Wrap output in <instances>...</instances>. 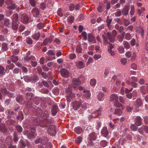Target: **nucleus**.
Masks as SVG:
<instances>
[{
    "label": "nucleus",
    "instance_id": "obj_8",
    "mask_svg": "<svg viewBox=\"0 0 148 148\" xmlns=\"http://www.w3.org/2000/svg\"><path fill=\"white\" fill-rule=\"evenodd\" d=\"M96 138L97 135L95 132H92L90 134L88 137V139L90 141V143L92 145L94 144H93L92 140H95Z\"/></svg>",
    "mask_w": 148,
    "mask_h": 148
},
{
    "label": "nucleus",
    "instance_id": "obj_28",
    "mask_svg": "<svg viewBox=\"0 0 148 148\" xmlns=\"http://www.w3.org/2000/svg\"><path fill=\"white\" fill-rule=\"evenodd\" d=\"M83 92L85 93L84 96L85 99H87L90 97L91 94L90 91L84 90L83 91Z\"/></svg>",
    "mask_w": 148,
    "mask_h": 148
},
{
    "label": "nucleus",
    "instance_id": "obj_18",
    "mask_svg": "<svg viewBox=\"0 0 148 148\" xmlns=\"http://www.w3.org/2000/svg\"><path fill=\"white\" fill-rule=\"evenodd\" d=\"M58 110L57 105L54 104L52 106V109L51 112V114L52 115H55Z\"/></svg>",
    "mask_w": 148,
    "mask_h": 148
},
{
    "label": "nucleus",
    "instance_id": "obj_11",
    "mask_svg": "<svg viewBox=\"0 0 148 148\" xmlns=\"http://www.w3.org/2000/svg\"><path fill=\"white\" fill-rule=\"evenodd\" d=\"M21 16V22L24 23H27L29 21V18L27 15L24 13L20 15Z\"/></svg>",
    "mask_w": 148,
    "mask_h": 148
},
{
    "label": "nucleus",
    "instance_id": "obj_38",
    "mask_svg": "<svg viewBox=\"0 0 148 148\" xmlns=\"http://www.w3.org/2000/svg\"><path fill=\"white\" fill-rule=\"evenodd\" d=\"M104 94L102 92L99 93L98 95V99L99 101L103 100Z\"/></svg>",
    "mask_w": 148,
    "mask_h": 148
},
{
    "label": "nucleus",
    "instance_id": "obj_45",
    "mask_svg": "<svg viewBox=\"0 0 148 148\" xmlns=\"http://www.w3.org/2000/svg\"><path fill=\"white\" fill-rule=\"evenodd\" d=\"M18 58L17 56H15L12 55V61L13 62H15L18 60Z\"/></svg>",
    "mask_w": 148,
    "mask_h": 148
},
{
    "label": "nucleus",
    "instance_id": "obj_35",
    "mask_svg": "<svg viewBox=\"0 0 148 148\" xmlns=\"http://www.w3.org/2000/svg\"><path fill=\"white\" fill-rule=\"evenodd\" d=\"M23 99V98L22 95H18L16 98V101L19 103L21 102L22 101Z\"/></svg>",
    "mask_w": 148,
    "mask_h": 148
},
{
    "label": "nucleus",
    "instance_id": "obj_17",
    "mask_svg": "<svg viewBox=\"0 0 148 148\" xmlns=\"http://www.w3.org/2000/svg\"><path fill=\"white\" fill-rule=\"evenodd\" d=\"M101 135L105 137H107L109 134L107 128L106 127H103L101 130Z\"/></svg>",
    "mask_w": 148,
    "mask_h": 148
},
{
    "label": "nucleus",
    "instance_id": "obj_31",
    "mask_svg": "<svg viewBox=\"0 0 148 148\" xmlns=\"http://www.w3.org/2000/svg\"><path fill=\"white\" fill-rule=\"evenodd\" d=\"M118 99L117 96L115 94L112 95L110 97V101H117Z\"/></svg>",
    "mask_w": 148,
    "mask_h": 148
},
{
    "label": "nucleus",
    "instance_id": "obj_6",
    "mask_svg": "<svg viewBox=\"0 0 148 148\" xmlns=\"http://www.w3.org/2000/svg\"><path fill=\"white\" fill-rule=\"evenodd\" d=\"M72 81L73 88L75 89L81 84L80 80L78 78H73L72 79Z\"/></svg>",
    "mask_w": 148,
    "mask_h": 148
},
{
    "label": "nucleus",
    "instance_id": "obj_32",
    "mask_svg": "<svg viewBox=\"0 0 148 148\" xmlns=\"http://www.w3.org/2000/svg\"><path fill=\"white\" fill-rule=\"evenodd\" d=\"M16 130L18 133H21L23 130L22 127L19 125H17L15 127Z\"/></svg>",
    "mask_w": 148,
    "mask_h": 148
},
{
    "label": "nucleus",
    "instance_id": "obj_54",
    "mask_svg": "<svg viewBox=\"0 0 148 148\" xmlns=\"http://www.w3.org/2000/svg\"><path fill=\"white\" fill-rule=\"evenodd\" d=\"M131 129L133 131H136L137 130V127L136 125L133 124L131 125L130 126Z\"/></svg>",
    "mask_w": 148,
    "mask_h": 148
},
{
    "label": "nucleus",
    "instance_id": "obj_51",
    "mask_svg": "<svg viewBox=\"0 0 148 148\" xmlns=\"http://www.w3.org/2000/svg\"><path fill=\"white\" fill-rule=\"evenodd\" d=\"M40 101V100L39 98L36 97H35L34 98V103L37 105H38Z\"/></svg>",
    "mask_w": 148,
    "mask_h": 148
},
{
    "label": "nucleus",
    "instance_id": "obj_42",
    "mask_svg": "<svg viewBox=\"0 0 148 148\" xmlns=\"http://www.w3.org/2000/svg\"><path fill=\"white\" fill-rule=\"evenodd\" d=\"M20 72V73H21V71H20L19 69L17 67H16L14 69L13 71V73L16 74H18Z\"/></svg>",
    "mask_w": 148,
    "mask_h": 148
},
{
    "label": "nucleus",
    "instance_id": "obj_46",
    "mask_svg": "<svg viewBox=\"0 0 148 148\" xmlns=\"http://www.w3.org/2000/svg\"><path fill=\"white\" fill-rule=\"evenodd\" d=\"M4 25L6 26H9V25L10 24V20L7 18H5L4 20Z\"/></svg>",
    "mask_w": 148,
    "mask_h": 148
},
{
    "label": "nucleus",
    "instance_id": "obj_29",
    "mask_svg": "<svg viewBox=\"0 0 148 148\" xmlns=\"http://www.w3.org/2000/svg\"><path fill=\"white\" fill-rule=\"evenodd\" d=\"M143 104L142 101L141 99H138L136 101V106L137 108H139L140 106Z\"/></svg>",
    "mask_w": 148,
    "mask_h": 148
},
{
    "label": "nucleus",
    "instance_id": "obj_34",
    "mask_svg": "<svg viewBox=\"0 0 148 148\" xmlns=\"http://www.w3.org/2000/svg\"><path fill=\"white\" fill-rule=\"evenodd\" d=\"M17 6V5H16L15 3H13L10 6L7 7V8L9 9L13 10L15 9V8Z\"/></svg>",
    "mask_w": 148,
    "mask_h": 148
},
{
    "label": "nucleus",
    "instance_id": "obj_19",
    "mask_svg": "<svg viewBox=\"0 0 148 148\" xmlns=\"http://www.w3.org/2000/svg\"><path fill=\"white\" fill-rule=\"evenodd\" d=\"M142 120L140 116H137L135 120V124L137 126L141 125L142 124Z\"/></svg>",
    "mask_w": 148,
    "mask_h": 148
},
{
    "label": "nucleus",
    "instance_id": "obj_5",
    "mask_svg": "<svg viewBox=\"0 0 148 148\" xmlns=\"http://www.w3.org/2000/svg\"><path fill=\"white\" fill-rule=\"evenodd\" d=\"M9 93V91L6 88H1L0 90V100L2 99L3 96L7 95Z\"/></svg>",
    "mask_w": 148,
    "mask_h": 148
},
{
    "label": "nucleus",
    "instance_id": "obj_24",
    "mask_svg": "<svg viewBox=\"0 0 148 148\" xmlns=\"http://www.w3.org/2000/svg\"><path fill=\"white\" fill-rule=\"evenodd\" d=\"M18 15L17 14H14L12 17V23H18Z\"/></svg>",
    "mask_w": 148,
    "mask_h": 148
},
{
    "label": "nucleus",
    "instance_id": "obj_15",
    "mask_svg": "<svg viewBox=\"0 0 148 148\" xmlns=\"http://www.w3.org/2000/svg\"><path fill=\"white\" fill-rule=\"evenodd\" d=\"M129 9V6L128 5L125 6L124 8L122 9V14L125 16H127L128 14Z\"/></svg>",
    "mask_w": 148,
    "mask_h": 148
},
{
    "label": "nucleus",
    "instance_id": "obj_1",
    "mask_svg": "<svg viewBox=\"0 0 148 148\" xmlns=\"http://www.w3.org/2000/svg\"><path fill=\"white\" fill-rule=\"evenodd\" d=\"M36 132L35 129L34 127H29V130H25L24 131V134L26 136L27 138L30 139L32 140L34 138L36 134H35Z\"/></svg>",
    "mask_w": 148,
    "mask_h": 148
},
{
    "label": "nucleus",
    "instance_id": "obj_53",
    "mask_svg": "<svg viewBox=\"0 0 148 148\" xmlns=\"http://www.w3.org/2000/svg\"><path fill=\"white\" fill-rule=\"evenodd\" d=\"M82 138L80 136H78L75 140L76 143L79 144L82 141Z\"/></svg>",
    "mask_w": 148,
    "mask_h": 148
},
{
    "label": "nucleus",
    "instance_id": "obj_23",
    "mask_svg": "<svg viewBox=\"0 0 148 148\" xmlns=\"http://www.w3.org/2000/svg\"><path fill=\"white\" fill-rule=\"evenodd\" d=\"M86 104L84 103V104H82V106L80 110H79V112L80 114H82L84 113L86 109Z\"/></svg>",
    "mask_w": 148,
    "mask_h": 148
},
{
    "label": "nucleus",
    "instance_id": "obj_63",
    "mask_svg": "<svg viewBox=\"0 0 148 148\" xmlns=\"http://www.w3.org/2000/svg\"><path fill=\"white\" fill-rule=\"evenodd\" d=\"M122 12L121 11H117L115 13V16L117 17H119L121 15Z\"/></svg>",
    "mask_w": 148,
    "mask_h": 148
},
{
    "label": "nucleus",
    "instance_id": "obj_30",
    "mask_svg": "<svg viewBox=\"0 0 148 148\" xmlns=\"http://www.w3.org/2000/svg\"><path fill=\"white\" fill-rule=\"evenodd\" d=\"M114 105L117 108H120L121 107L122 109H124V107L122 104L120 103L118 101H115L114 102Z\"/></svg>",
    "mask_w": 148,
    "mask_h": 148
},
{
    "label": "nucleus",
    "instance_id": "obj_36",
    "mask_svg": "<svg viewBox=\"0 0 148 148\" xmlns=\"http://www.w3.org/2000/svg\"><path fill=\"white\" fill-rule=\"evenodd\" d=\"M114 114H118L119 115H121L122 114V111L120 109H116L115 110Z\"/></svg>",
    "mask_w": 148,
    "mask_h": 148
},
{
    "label": "nucleus",
    "instance_id": "obj_21",
    "mask_svg": "<svg viewBox=\"0 0 148 148\" xmlns=\"http://www.w3.org/2000/svg\"><path fill=\"white\" fill-rule=\"evenodd\" d=\"M101 111L99 109L98 110H96L95 112H93L91 115V117L92 118H95L97 116H99L101 115Z\"/></svg>",
    "mask_w": 148,
    "mask_h": 148
},
{
    "label": "nucleus",
    "instance_id": "obj_49",
    "mask_svg": "<svg viewBox=\"0 0 148 148\" xmlns=\"http://www.w3.org/2000/svg\"><path fill=\"white\" fill-rule=\"evenodd\" d=\"M44 27V24L42 23H38L37 25V28L39 29L43 28Z\"/></svg>",
    "mask_w": 148,
    "mask_h": 148
},
{
    "label": "nucleus",
    "instance_id": "obj_13",
    "mask_svg": "<svg viewBox=\"0 0 148 148\" xmlns=\"http://www.w3.org/2000/svg\"><path fill=\"white\" fill-rule=\"evenodd\" d=\"M88 40L89 42L95 43L96 42V40L93 34L90 33L88 34Z\"/></svg>",
    "mask_w": 148,
    "mask_h": 148
},
{
    "label": "nucleus",
    "instance_id": "obj_14",
    "mask_svg": "<svg viewBox=\"0 0 148 148\" xmlns=\"http://www.w3.org/2000/svg\"><path fill=\"white\" fill-rule=\"evenodd\" d=\"M24 60L25 61L28 62L30 60H35L36 58L34 56L30 55L29 53L28 52L27 53L26 56L24 58Z\"/></svg>",
    "mask_w": 148,
    "mask_h": 148
},
{
    "label": "nucleus",
    "instance_id": "obj_48",
    "mask_svg": "<svg viewBox=\"0 0 148 148\" xmlns=\"http://www.w3.org/2000/svg\"><path fill=\"white\" fill-rule=\"evenodd\" d=\"M96 82V81L95 79H93L90 80V83L91 86H94L95 85Z\"/></svg>",
    "mask_w": 148,
    "mask_h": 148
},
{
    "label": "nucleus",
    "instance_id": "obj_64",
    "mask_svg": "<svg viewBox=\"0 0 148 148\" xmlns=\"http://www.w3.org/2000/svg\"><path fill=\"white\" fill-rule=\"evenodd\" d=\"M123 22L124 25L126 26H128L130 23L129 21L125 18L123 19Z\"/></svg>",
    "mask_w": 148,
    "mask_h": 148
},
{
    "label": "nucleus",
    "instance_id": "obj_4",
    "mask_svg": "<svg viewBox=\"0 0 148 148\" xmlns=\"http://www.w3.org/2000/svg\"><path fill=\"white\" fill-rule=\"evenodd\" d=\"M48 139L45 136H42L37 138L35 141V143L36 144L41 143L43 145H45L47 142Z\"/></svg>",
    "mask_w": 148,
    "mask_h": 148
},
{
    "label": "nucleus",
    "instance_id": "obj_12",
    "mask_svg": "<svg viewBox=\"0 0 148 148\" xmlns=\"http://www.w3.org/2000/svg\"><path fill=\"white\" fill-rule=\"evenodd\" d=\"M81 101L79 100V101H75L73 103V108L74 110H77L80 107L81 105H82Z\"/></svg>",
    "mask_w": 148,
    "mask_h": 148
},
{
    "label": "nucleus",
    "instance_id": "obj_25",
    "mask_svg": "<svg viewBox=\"0 0 148 148\" xmlns=\"http://www.w3.org/2000/svg\"><path fill=\"white\" fill-rule=\"evenodd\" d=\"M7 130V128L4 124H0V131L3 133L6 132Z\"/></svg>",
    "mask_w": 148,
    "mask_h": 148
},
{
    "label": "nucleus",
    "instance_id": "obj_10",
    "mask_svg": "<svg viewBox=\"0 0 148 148\" xmlns=\"http://www.w3.org/2000/svg\"><path fill=\"white\" fill-rule=\"evenodd\" d=\"M60 72L61 76L62 77L67 78L69 77V72L67 69H62L60 70Z\"/></svg>",
    "mask_w": 148,
    "mask_h": 148
},
{
    "label": "nucleus",
    "instance_id": "obj_33",
    "mask_svg": "<svg viewBox=\"0 0 148 148\" xmlns=\"http://www.w3.org/2000/svg\"><path fill=\"white\" fill-rule=\"evenodd\" d=\"M112 19H110L109 18V16H108L107 17L106 20V22L107 23V25L108 26V27L110 29V24L111 22H112Z\"/></svg>",
    "mask_w": 148,
    "mask_h": 148
},
{
    "label": "nucleus",
    "instance_id": "obj_44",
    "mask_svg": "<svg viewBox=\"0 0 148 148\" xmlns=\"http://www.w3.org/2000/svg\"><path fill=\"white\" fill-rule=\"evenodd\" d=\"M5 73V69L2 65H0V74L3 75Z\"/></svg>",
    "mask_w": 148,
    "mask_h": 148
},
{
    "label": "nucleus",
    "instance_id": "obj_41",
    "mask_svg": "<svg viewBox=\"0 0 148 148\" xmlns=\"http://www.w3.org/2000/svg\"><path fill=\"white\" fill-rule=\"evenodd\" d=\"M2 49L4 51H6L8 49L7 44L5 43H3L2 45Z\"/></svg>",
    "mask_w": 148,
    "mask_h": 148
},
{
    "label": "nucleus",
    "instance_id": "obj_43",
    "mask_svg": "<svg viewBox=\"0 0 148 148\" xmlns=\"http://www.w3.org/2000/svg\"><path fill=\"white\" fill-rule=\"evenodd\" d=\"M32 79L34 81V83L37 82L39 79V77L38 76L36 75H34L32 77Z\"/></svg>",
    "mask_w": 148,
    "mask_h": 148
},
{
    "label": "nucleus",
    "instance_id": "obj_27",
    "mask_svg": "<svg viewBox=\"0 0 148 148\" xmlns=\"http://www.w3.org/2000/svg\"><path fill=\"white\" fill-rule=\"evenodd\" d=\"M40 36V33L39 32L34 33L32 35V38L34 40H38Z\"/></svg>",
    "mask_w": 148,
    "mask_h": 148
},
{
    "label": "nucleus",
    "instance_id": "obj_3",
    "mask_svg": "<svg viewBox=\"0 0 148 148\" xmlns=\"http://www.w3.org/2000/svg\"><path fill=\"white\" fill-rule=\"evenodd\" d=\"M36 114L41 119L45 120L47 119V118L49 117L48 113L47 111H43L39 108L37 109L36 112Z\"/></svg>",
    "mask_w": 148,
    "mask_h": 148
},
{
    "label": "nucleus",
    "instance_id": "obj_52",
    "mask_svg": "<svg viewBox=\"0 0 148 148\" xmlns=\"http://www.w3.org/2000/svg\"><path fill=\"white\" fill-rule=\"evenodd\" d=\"M21 69L23 72L25 74L27 73L28 70L27 68L25 66H21Z\"/></svg>",
    "mask_w": 148,
    "mask_h": 148
},
{
    "label": "nucleus",
    "instance_id": "obj_40",
    "mask_svg": "<svg viewBox=\"0 0 148 148\" xmlns=\"http://www.w3.org/2000/svg\"><path fill=\"white\" fill-rule=\"evenodd\" d=\"M20 143L21 144V146L22 148H24L26 146V145L25 143V141L22 140L21 139L20 141Z\"/></svg>",
    "mask_w": 148,
    "mask_h": 148
},
{
    "label": "nucleus",
    "instance_id": "obj_57",
    "mask_svg": "<svg viewBox=\"0 0 148 148\" xmlns=\"http://www.w3.org/2000/svg\"><path fill=\"white\" fill-rule=\"evenodd\" d=\"M29 2L31 5L34 7L36 5V2L35 0H29Z\"/></svg>",
    "mask_w": 148,
    "mask_h": 148
},
{
    "label": "nucleus",
    "instance_id": "obj_50",
    "mask_svg": "<svg viewBox=\"0 0 148 148\" xmlns=\"http://www.w3.org/2000/svg\"><path fill=\"white\" fill-rule=\"evenodd\" d=\"M14 2L12 0H6L5 3L7 5L10 6L12 5Z\"/></svg>",
    "mask_w": 148,
    "mask_h": 148
},
{
    "label": "nucleus",
    "instance_id": "obj_55",
    "mask_svg": "<svg viewBox=\"0 0 148 148\" xmlns=\"http://www.w3.org/2000/svg\"><path fill=\"white\" fill-rule=\"evenodd\" d=\"M100 144L103 147H104L107 145V142L105 140H103L100 142Z\"/></svg>",
    "mask_w": 148,
    "mask_h": 148
},
{
    "label": "nucleus",
    "instance_id": "obj_37",
    "mask_svg": "<svg viewBox=\"0 0 148 148\" xmlns=\"http://www.w3.org/2000/svg\"><path fill=\"white\" fill-rule=\"evenodd\" d=\"M12 23V29L13 30H16L17 29L18 27V23Z\"/></svg>",
    "mask_w": 148,
    "mask_h": 148
},
{
    "label": "nucleus",
    "instance_id": "obj_56",
    "mask_svg": "<svg viewBox=\"0 0 148 148\" xmlns=\"http://www.w3.org/2000/svg\"><path fill=\"white\" fill-rule=\"evenodd\" d=\"M140 92L143 95L146 94V92L145 89V86H142L140 88Z\"/></svg>",
    "mask_w": 148,
    "mask_h": 148
},
{
    "label": "nucleus",
    "instance_id": "obj_7",
    "mask_svg": "<svg viewBox=\"0 0 148 148\" xmlns=\"http://www.w3.org/2000/svg\"><path fill=\"white\" fill-rule=\"evenodd\" d=\"M47 133L51 135H55L56 131L54 126L53 125H50L47 130Z\"/></svg>",
    "mask_w": 148,
    "mask_h": 148
},
{
    "label": "nucleus",
    "instance_id": "obj_16",
    "mask_svg": "<svg viewBox=\"0 0 148 148\" xmlns=\"http://www.w3.org/2000/svg\"><path fill=\"white\" fill-rule=\"evenodd\" d=\"M145 131L146 132L148 133V127L146 126H142L138 130L139 132L142 134H143Z\"/></svg>",
    "mask_w": 148,
    "mask_h": 148
},
{
    "label": "nucleus",
    "instance_id": "obj_20",
    "mask_svg": "<svg viewBox=\"0 0 148 148\" xmlns=\"http://www.w3.org/2000/svg\"><path fill=\"white\" fill-rule=\"evenodd\" d=\"M32 12L34 17H37L39 15L40 12L37 8H35L32 10Z\"/></svg>",
    "mask_w": 148,
    "mask_h": 148
},
{
    "label": "nucleus",
    "instance_id": "obj_47",
    "mask_svg": "<svg viewBox=\"0 0 148 148\" xmlns=\"http://www.w3.org/2000/svg\"><path fill=\"white\" fill-rule=\"evenodd\" d=\"M123 44L124 47L127 49H129L130 48V44L127 42L124 41L123 42Z\"/></svg>",
    "mask_w": 148,
    "mask_h": 148
},
{
    "label": "nucleus",
    "instance_id": "obj_61",
    "mask_svg": "<svg viewBox=\"0 0 148 148\" xmlns=\"http://www.w3.org/2000/svg\"><path fill=\"white\" fill-rule=\"evenodd\" d=\"M5 142L7 144L9 145L11 144V140L10 138H6L5 139Z\"/></svg>",
    "mask_w": 148,
    "mask_h": 148
},
{
    "label": "nucleus",
    "instance_id": "obj_62",
    "mask_svg": "<svg viewBox=\"0 0 148 148\" xmlns=\"http://www.w3.org/2000/svg\"><path fill=\"white\" fill-rule=\"evenodd\" d=\"M15 67V66L13 63H11L9 65H7V68L9 69H11Z\"/></svg>",
    "mask_w": 148,
    "mask_h": 148
},
{
    "label": "nucleus",
    "instance_id": "obj_58",
    "mask_svg": "<svg viewBox=\"0 0 148 148\" xmlns=\"http://www.w3.org/2000/svg\"><path fill=\"white\" fill-rule=\"evenodd\" d=\"M131 35L130 33H127L126 34L125 38L126 40H130L131 39Z\"/></svg>",
    "mask_w": 148,
    "mask_h": 148
},
{
    "label": "nucleus",
    "instance_id": "obj_9",
    "mask_svg": "<svg viewBox=\"0 0 148 148\" xmlns=\"http://www.w3.org/2000/svg\"><path fill=\"white\" fill-rule=\"evenodd\" d=\"M66 92L68 94L66 96V99L67 102H70L71 100H73L75 95H74L72 94L71 91H66Z\"/></svg>",
    "mask_w": 148,
    "mask_h": 148
},
{
    "label": "nucleus",
    "instance_id": "obj_26",
    "mask_svg": "<svg viewBox=\"0 0 148 148\" xmlns=\"http://www.w3.org/2000/svg\"><path fill=\"white\" fill-rule=\"evenodd\" d=\"M76 66L79 69H81L84 68V66L83 63L81 61L77 62L75 63Z\"/></svg>",
    "mask_w": 148,
    "mask_h": 148
},
{
    "label": "nucleus",
    "instance_id": "obj_39",
    "mask_svg": "<svg viewBox=\"0 0 148 148\" xmlns=\"http://www.w3.org/2000/svg\"><path fill=\"white\" fill-rule=\"evenodd\" d=\"M76 51L79 53H81L82 52V48L80 45H78L77 46L76 49Z\"/></svg>",
    "mask_w": 148,
    "mask_h": 148
},
{
    "label": "nucleus",
    "instance_id": "obj_59",
    "mask_svg": "<svg viewBox=\"0 0 148 148\" xmlns=\"http://www.w3.org/2000/svg\"><path fill=\"white\" fill-rule=\"evenodd\" d=\"M26 42L28 44L30 45L32 43V40L30 37L27 38Z\"/></svg>",
    "mask_w": 148,
    "mask_h": 148
},
{
    "label": "nucleus",
    "instance_id": "obj_60",
    "mask_svg": "<svg viewBox=\"0 0 148 148\" xmlns=\"http://www.w3.org/2000/svg\"><path fill=\"white\" fill-rule=\"evenodd\" d=\"M68 21L71 23H72L74 19V18L73 16L69 17L68 19Z\"/></svg>",
    "mask_w": 148,
    "mask_h": 148
},
{
    "label": "nucleus",
    "instance_id": "obj_22",
    "mask_svg": "<svg viewBox=\"0 0 148 148\" xmlns=\"http://www.w3.org/2000/svg\"><path fill=\"white\" fill-rule=\"evenodd\" d=\"M26 99L29 101L32 100L34 98V95L32 93L27 92L26 93Z\"/></svg>",
    "mask_w": 148,
    "mask_h": 148
},
{
    "label": "nucleus",
    "instance_id": "obj_2",
    "mask_svg": "<svg viewBox=\"0 0 148 148\" xmlns=\"http://www.w3.org/2000/svg\"><path fill=\"white\" fill-rule=\"evenodd\" d=\"M102 37L104 43H108V39L112 43H114L115 40V37L113 35H112V33L110 32H108L106 34V36L105 35L102 34Z\"/></svg>",
    "mask_w": 148,
    "mask_h": 148
}]
</instances>
